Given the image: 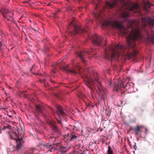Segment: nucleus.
<instances>
[{
  "mask_svg": "<svg viewBox=\"0 0 154 154\" xmlns=\"http://www.w3.org/2000/svg\"><path fill=\"white\" fill-rule=\"evenodd\" d=\"M107 26L110 25L113 27L117 28L119 29L121 34L126 36L127 44L128 50L125 51L124 55L127 56V58L130 59L134 58L137 54L136 48H135V41L138 38H141V34L139 30L137 27H134L130 22V24L126 28L123 26L121 23L116 20L110 21L106 23ZM105 47L104 49L105 55V58L110 61L112 59H118L120 56L123 53H122L125 50L124 47L122 45H116L114 47L110 45L106 46V44H104Z\"/></svg>",
  "mask_w": 154,
  "mask_h": 154,
  "instance_id": "1",
  "label": "nucleus"
},
{
  "mask_svg": "<svg viewBox=\"0 0 154 154\" xmlns=\"http://www.w3.org/2000/svg\"><path fill=\"white\" fill-rule=\"evenodd\" d=\"M97 74L94 75V79L92 78V72H90L86 76L88 82L86 83V85L90 89H92V85L95 87V89L97 92L102 93L104 92V88L102 86L100 81L97 78Z\"/></svg>",
  "mask_w": 154,
  "mask_h": 154,
  "instance_id": "2",
  "label": "nucleus"
},
{
  "mask_svg": "<svg viewBox=\"0 0 154 154\" xmlns=\"http://www.w3.org/2000/svg\"><path fill=\"white\" fill-rule=\"evenodd\" d=\"M18 129L13 130L12 131L9 132V135L11 138L16 140L17 143V148L19 149L22 146L24 143V140L23 137L19 134Z\"/></svg>",
  "mask_w": 154,
  "mask_h": 154,
  "instance_id": "3",
  "label": "nucleus"
},
{
  "mask_svg": "<svg viewBox=\"0 0 154 154\" xmlns=\"http://www.w3.org/2000/svg\"><path fill=\"white\" fill-rule=\"evenodd\" d=\"M93 52V50L92 49L85 51H81L79 53H78V58H79L83 63L86 64V57L87 54L91 55Z\"/></svg>",
  "mask_w": 154,
  "mask_h": 154,
  "instance_id": "4",
  "label": "nucleus"
},
{
  "mask_svg": "<svg viewBox=\"0 0 154 154\" xmlns=\"http://www.w3.org/2000/svg\"><path fill=\"white\" fill-rule=\"evenodd\" d=\"M3 17L7 20L11 22L13 21L14 20L13 17V13L10 9L5 8L2 9L1 10Z\"/></svg>",
  "mask_w": 154,
  "mask_h": 154,
  "instance_id": "5",
  "label": "nucleus"
},
{
  "mask_svg": "<svg viewBox=\"0 0 154 154\" xmlns=\"http://www.w3.org/2000/svg\"><path fill=\"white\" fill-rule=\"evenodd\" d=\"M90 38H92L93 43L98 46H101L103 42V40L101 37L99 36L96 34L91 35H88Z\"/></svg>",
  "mask_w": 154,
  "mask_h": 154,
  "instance_id": "6",
  "label": "nucleus"
},
{
  "mask_svg": "<svg viewBox=\"0 0 154 154\" xmlns=\"http://www.w3.org/2000/svg\"><path fill=\"white\" fill-rule=\"evenodd\" d=\"M142 20L144 24V26H146L148 23L150 25L154 27V20H152L149 18H144L142 17ZM151 40L152 43H154V37L152 36Z\"/></svg>",
  "mask_w": 154,
  "mask_h": 154,
  "instance_id": "7",
  "label": "nucleus"
},
{
  "mask_svg": "<svg viewBox=\"0 0 154 154\" xmlns=\"http://www.w3.org/2000/svg\"><path fill=\"white\" fill-rule=\"evenodd\" d=\"M57 113L59 117L62 119L63 116L67 115V111L66 109H63L62 107L59 105L57 106Z\"/></svg>",
  "mask_w": 154,
  "mask_h": 154,
  "instance_id": "8",
  "label": "nucleus"
},
{
  "mask_svg": "<svg viewBox=\"0 0 154 154\" xmlns=\"http://www.w3.org/2000/svg\"><path fill=\"white\" fill-rule=\"evenodd\" d=\"M129 10L134 13L140 14V7L137 4H134L131 7L128 8Z\"/></svg>",
  "mask_w": 154,
  "mask_h": 154,
  "instance_id": "9",
  "label": "nucleus"
},
{
  "mask_svg": "<svg viewBox=\"0 0 154 154\" xmlns=\"http://www.w3.org/2000/svg\"><path fill=\"white\" fill-rule=\"evenodd\" d=\"M74 20L75 19H73L72 22L70 24V26H71V28L72 29V35H76L77 33V26L75 23Z\"/></svg>",
  "mask_w": 154,
  "mask_h": 154,
  "instance_id": "10",
  "label": "nucleus"
},
{
  "mask_svg": "<svg viewBox=\"0 0 154 154\" xmlns=\"http://www.w3.org/2000/svg\"><path fill=\"white\" fill-rule=\"evenodd\" d=\"M48 122L49 124H50L53 130L55 132L57 133L59 135L60 134V132L58 129L57 127L54 123L51 120H49L48 121Z\"/></svg>",
  "mask_w": 154,
  "mask_h": 154,
  "instance_id": "11",
  "label": "nucleus"
},
{
  "mask_svg": "<svg viewBox=\"0 0 154 154\" xmlns=\"http://www.w3.org/2000/svg\"><path fill=\"white\" fill-rule=\"evenodd\" d=\"M143 128L142 125H137L136 127H135L134 131L136 134H138L141 131V129Z\"/></svg>",
  "mask_w": 154,
  "mask_h": 154,
  "instance_id": "12",
  "label": "nucleus"
},
{
  "mask_svg": "<svg viewBox=\"0 0 154 154\" xmlns=\"http://www.w3.org/2000/svg\"><path fill=\"white\" fill-rule=\"evenodd\" d=\"M143 4L144 8L146 11H147V8H149L151 7V5L150 3L148 1L144 2Z\"/></svg>",
  "mask_w": 154,
  "mask_h": 154,
  "instance_id": "13",
  "label": "nucleus"
},
{
  "mask_svg": "<svg viewBox=\"0 0 154 154\" xmlns=\"http://www.w3.org/2000/svg\"><path fill=\"white\" fill-rule=\"evenodd\" d=\"M60 69H61V70L64 71H67L72 74H76V72L75 71L69 69L66 67L65 66H62L60 67Z\"/></svg>",
  "mask_w": 154,
  "mask_h": 154,
  "instance_id": "14",
  "label": "nucleus"
},
{
  "mask_svg": "<svg viewBox=\"0 0 154 154\" xmlns=\"http://www.w3.org/2000/svg\"><path fill=\"white\" fill-rule=\"evenodd\" d=\"M87 30L85 29V30H84L81 28H79V27L78 26V34H81L85 32H87Z\"/></svg>",
  "mask_w": 154,
  "mask_h": 154,
  "instance_id": "15",
  "label": "nucleus"
},
{
  "mask_svg": "<svg viewBox=\"0 0 154 154\" xmlns=\"http://www.w3.org/2000/svg\"><path fill=\"white\" fill-rule=\"evenodd\" d=\"M129 15V13L128 12L125 11L122 14L121 16L123 18L126 19Z\"/></svg>",
  "mask_w": 154,
  "mask_h": 154,
  "instance_id": "16",
  "label": "nucleus"
},
{
  "mask_svg": "<svg viewBox=\"0 0 154 154\" xmlns=\"http://www.w3.org/2000/svg\"><path fill=\"white\" fill-rule=\"evenodd\" d=\"M106 3L107 6L110 8L113 7L115 4L114 2H112V3H110L107 2H106Z\"/></svg>",
  "mask_w": 154,
  "mask_h": 154,
  "instance_id": "17",
  "label": "nucleus"
},
{
  "mask_svg": "<svg viewBox=\"0 0 154 154\" xmlns=\"http://www.w3.org/2000/svg\"><path fill=\"white\" fill-rule=\"evenodd\" d=\"M118 83L117 85H115L114 86V87L115 88H116L117 89H118L119 88V86H120V87H121L122 86H123V82L122 81H120L118 82Z\"/></svg>",
  "mask_w": 154,
  "mask_h": 154,
  "instance_id": "18",
  "label": "nucleus"
},
{
  "mask_svg": "<svg viewBox=\"0 0 154 154\" xmlns=\"http://www.w3.org/2000/svg\"><path fill=\"white\" fill-rule=\"evenodd\" d=\"M106 154H113V151L112 150L111 147L109 146H108V150Z\"/></svg>",
  "mask_w": 154,
  "mask_h": 154,
  "instance_id": "19",
  "label": "nucleus"
},
{
  "mask_svg": "<svg viewBox=\"0 0 154 154\" xmlns=\"http://www.w3.org/2000/svg\"><path fill=\"white\" fill-rule=\"evenodd\" d=\"M36 108L40 111H42L43 109L44 108L41 105H36Z\"/></svg>",
  "mask_w": 154,
  "mask_h": 154,
  "instance_id": "20",
  "label": "nucleus"
},
{
  "mask_svg": "<svg viewBox=\"0 0 154 154\" xmlns=\"http://www.w3.org/2000/svg\"><path fill=\"white\" fill-rule=\"evenodd\" d=\"M33 152V149H30L27 150L25 154H28L32 153Z\"/></svg>",
  "mask_w": 154,
  "mask_h": 154,
  "instance_id": "21",
  "label": "nucleus"
},
{
  "mask_svg": "<svg viewBox=\"0 0 154 154\" xmlns=\"http://www.w3.org/2000/svg\"><path fill=\"white\" fill-rule=\"evenodd\" d=\"M76 137V136L75 135L71 134V139L70 140H74L75 139Z\"/></svg>",
  "mask_w": 154,
  "mask_h": 154,
  "instance_id": "22",
  "label": "nucleus"
},
{
  "mask_svg": "<svg viewBox=\"0 0 154 154\" xmlns=\"http://www.w3.org/2000/svg\"><path fill=\"white\" fill-rule=\"evenodd\" d=\"M11 125H8L7 126H5L2 129V130H5L6 129H11Z\"/></svg>",
  "mask_w": 154,
  "mask_h": 154,
  "instance_id": "23",
  "label": "nucleus"
},
{
  "mask_svg": "<svg viewBox=\"0 0 154 154\" xmlns=\"http://www.w3.org/2000/svg\"><path fill=\"white\" fill-rule=\"evenodd\" d=\"M44 146L45 148L48 149H50L51 147L48 144L45 143L44 144Z\"/></svg>",
  "mask_w": 154,
  "mask_h": 154,
  "instance_id": "24",
  "label": "nucleus"
},
{
  "mask_svg": "<svg viewBox=\"0 0 154 154\" xmlns=\"http://www.w3.org/2000/svg\"><path fill=\"white\" fill-rule=\"evenodd\" d=\"M87 130L88 131V134L89 133H90V132H92L93 130L89 128H87Z\"/></svg>",
  "mask_w": 154,
  "mask_h": 154,
  "instance_id": "25",
  "label": "nucleus"
},
{
  "mask_svg": "<svg viewBox=\"0 0 154 154\" xmlns=\"http://www.w3.org/2000/svg\"><path fill=\"white\" fill-rule=\"evenodd\" d=\"M78 97L81 100H84L83 95L81 94L79 95L78 94Z\"/></svg>",
  "mask_w": 154,
  "mask_h": 154,
  "instance_id": "26",
  "label": "nucleus"
},
{
  "mask_svg": "<svg viewBox=\"0 0 154 154\" xmlns=\"http://www.w3.org/2000/svg\"><path fill=\"white\" fill-rule=\"evenodd\" d=\"M60 11L59 10H57L53 14V17H56V15L57 14V13L59 12Z\"/></svg>",
  "mask_w": 154,
  "mask_h": 154,
  "instance_id": "27",
  "label": "nucleus"
},
{
  "mask_svg": "<svg viewBox=\"0 0 154 154\" xmlns=\"http://www.w3.org/2000/svg\"><path fill=\"white\" fill-rule=\"evenodd\" d=\"M133 147H134V149L135 150H137V146L136 145V143H134V146Z\"/></svg>",
  "mask_w": 154,
  "mask_h": 154,
  "instance_id": "28",
  "label": "nucleus"
},
{
  "mask_svg": "<svg viewBox=\"0 0 154 154\" xmlns=\"http://www.w3.org/2000/svg\"><path fill=\"white\" fill-rule=\"evenodd\" d=\"M134 129H135V127L134 128H133L132 127H131L130 128V131H134Z\"/></svg>",
  "mask_w": 154,
  "mask_h": 154,
  "instance_id": "29",
  "label": "nucleus"
},
{
  "mask_svg": "<svg viewBox=\"0 0 154 154\" xmlns=\"http://www.w3.org/2000/svg\"><path fill=\"white\" fill-rule=\"evenodd\" d=\"M58 122L59 124H62V121L61 120H58Z\"/></svg>",
  "mask_w": 154,
  "mask_h": 154,
  "instance_id": "30",
  "label": "nucleus"
},
{
  "mask_svg": "<svg viewBox=\"0 0 154 154\" xmlns=\"http://www.w3.org/2000/svg\"><path fill=\"white\" fill-rule=\"evenodd\" d=\"M125 0H120L121 2L122 3H124Z\"/></svg>",
  "mask_w": 154,
  "mask_h": 154,
  "instance_id": "31",
  "label": "nucleus"
},
{
  "mask_svg": "<svg viewBox=\"0 0 154 154\" xmlns=\"http://www.w3.org/2000/svg\"><path fill=\"white\" fill-rule=\"evenodd\" d=\"M60 62H59L58 63H57V65L59 66L60 67V66L59 65L60 63Z\"/></svg>",
  "mask_w": 154,
  "mask_h": 154,
  "instance_id": "32",
  "label": "nucleus"
},
{
  "mask_svg": "<svg viewBox=\"0 0 154 154\" xmlns=\"http://www.w3.org/2000/svg\"><path fill=\"white\" fill-rule=\"evenodd\" d=\"M2 42H0V47H1L2 46Z\"/></svg>",
  "mask_w": 154,
  "mask_h": 154,
  "instance_id": "33",
  "label": "nucleus"
},
{
  "mask_svg": "<svg viewBox=\"0 0 154 154\" xmlns=\"http://www.w3.org/2000/svg\"><path fill=\"white\" fill-rule=\"evenodd\" d=\"M8 116L10 118H11L12 117V116L11 115H10L8 114Z\"/></svg>",
  "mask_w": 154,
  "mask_h": 154,
  "instance_id": "34",
  "label": "nucleus"
},
{
  "mask_svg": "<svg viewBox=\"0 0 154 154\" xmlns=\"http://www.w3.org/2000/svg\"><path fill=\"white\" fill-rule=\"evenodd\" d=\"M121 106H122V102L121 101Z\"/></svg>",
  "mask_w": 154,
  "mask_h": 154,
  "instance_id": "35",
  "label": "nucleus"
},
{
  "mask_svg": "<svg viewBox=\"0 0 154 154\" xmlns=\"http://www.w3.org/2000/svg\"><path fill=\"white\" fill-rule=\"evenodd\" d=\"M103 129H100V131H103Z\"/></svg>",
  "mask_w": 154,
  "mask_h": 154,
  "instance_id": "36",
  "label": "nucleus"
},
{
  "mask_svg": "<svg viewBox=\"0 0 154 154\" xmlns=\"http://www.w3.org/2000/svg\"><path fill=\"white\" fill-rule=\"evenodd\" d=\"M128 85H129V84H127V85H126V86H127V87H128Z\"/></svg>",
  "mask_w": 154,
  "mask_h": 154,
  "instance_id": "37",
  "label": "nucleus"
},
{
  "mask_svg": "<svg viewBox=\"0 0 154 154\" xmlns=\"http://www.w3.org/2000/svg\"><path fill=\"white\" fill-rule=\"evenodd\" d=\"M33 30H34L35 31H37L35 30V29H33Z\"/></svg>",
  "mask_w": 154,
  "mask_h": 154,
  "instance_id": "38",
  "label": "nucleus"
},
{
  "mask_svg": "<svg viewBox=\"0 0 154 154\" xmlns=\"http://www.w3.org/2000/svg\"><path fill=\"white\" fill-rule=\"evenodd\" d=\"M77 67H78V69L79 68V66L78 65V66H77Z\"/></svg>",
  "mask_w": 154,
  "mask_h": 154,
  "instance_id": "39",
  "label": "nucleus"
},
{
  "mask_svg": "<svg viewBox=\"0 0 154 154\" xmlns=\"http://www.w3.org/2000/svg\"><path fill=\"white\" fill-rule=\"evenodd\" d=\"M104 24H105V23H103V25L104 26Z\"/></svg>",
  "mask_w": 154,
  "mask_h": 154,
  "instance_id": "40",
  "label": "nucleus"
},
{
  "mask_svg": "<svg viewBox=\"0 0 154 154\" xmlns=\"http://www.w3.org/2000/svg\"><path fill=\"white\" fill-rule=\"evenodd\" d=\"M53 72H54V73H55V71H53Z\"/></svg>",
  "mask_w": 154,
  "mask_h": 154,
  "instance_id": "41",
  "label": "nucleus"
}]
</instances>
